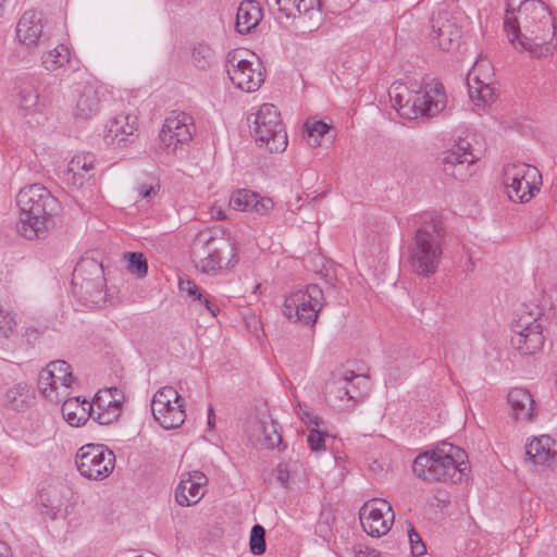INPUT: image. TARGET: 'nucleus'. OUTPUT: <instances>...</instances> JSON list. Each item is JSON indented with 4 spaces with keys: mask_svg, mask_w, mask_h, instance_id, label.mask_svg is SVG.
<instances>
[{
    "mask_svg": "<svg viewBox=\"0 0 557 557\" xmlns=\"http://www.w3.org/2000/svg\"><path fill=\"white\" fill-rule=\"evenodd\" d=\"M20 209L17 232L26 239L42 238L55 226L61 205L57 197L41 184L23 187L16 196Z\"/></svg>",
    "mask_w": 557,
    "mask_h": 557,
    "instance_id": "obj_1",
    "label": "nucleus"
},
{
    "mask_svg": "<svg viewBox=\"0 0 557 557\" xmlns=\"http://www.w3.org/2000/svg\"><path fill=\"white\" fill-rule=\"evenodd\" d=\"M421 220L408 247V261L414 273L428 277L436 272L441 262L444 235L435 213L425 212Z\"/></svg>",
    "mask_w": 557,
    "mask_h": 557,
    "instance_id": "obj_2",
    "label": "nucleus"
},
{
    "mask_svg": "<svg viewBox=\"0 0 557 557\" xmlns=\"http://www.w3.org/2000/svg\"><path fill=\"white\" fill-rule=\"evenodd\" d=\"M466 459L463 449L443 442L432 450L420 453L413 460L412 471L426 482L457 483L467 470Z\"/></svg>",
    "mask_w": 557,
    "mask_h": 557,
    "instance_id": "obj_3",
    "label": "nucleus"
},
{
    "mask_svg": "<svg viewBox=\"0 0 557 557\" xmlns=\"http://www.w3.org/2000/svg\"><path fill=\"white\" fill-rule=\"evenodd\" d=\"M527 11L532 14L520 23V34L513 47L528 51L533 58L552 54L557 48V38L550 12L544 3H529Z\"/></svg>",
    "mask_w": 557,
    "mask_h": 557,
    "instance_id": "obj_4",
    "label": "nucleus"
},
{
    "mask_svg": "<svg viewBox=\"0 0 557 557\" xmlns=\"http://www.w3.org/2000/svg\"><path fill=\"white\" fill-rule=\"evenodd\" d=\"M389 97L399 114L410 120L436 116L447 104L444 86L436 81L425 83L419 90H410L403 84L393 85Z\"/></svg>",
    "mask_w": 557,
    "mask_h": 557,
    "instance_id": "obj_5",
    "label": "nucleus"
},
{
    "mask_svg": "<svg viewBox=\"0 0 557 557\" xmlns=\"http://www.w3.org/2000/svg\"><path fill=\"white\" fill-rule=\"evenodd\" d=\"M194 262L203 273H215L237 262L236 244L223 235L200 234L194 245Z\"/></svg>",
    "mask_w": 557,
    "mask_h": 557,
    "instance_id": "obj_6",
    "label": "nucleus"
},
{
    "mask_svg": "<svg viewBox=\"0 0 557 557\" xmlns=\"http://www.w3.org/2000/svg\"><path fill=\"white\" fill-rule=\"evenodd\" d=\"M251 133L259 147L269 152H283L288 144L287 133L281 120V113L272 103H263L255 114L248 117Z\"/></svg>",
    "mask_w": 557,
    "mask_h": 557,
    "instance_id": "obj_7",
    "label": "nucleus"
},
{
    "mask_svg": "<svg viewBox=\"0 0 557 557\" xmlns=\"http://www.w3.org/2000/svg\"><path fill=\"white\" fill-rule=\"evenodd\" d=\"M72 292L85 304L99 305L106 299L102 264L94 258H82L73 271Z\"/></svg>",
    "mask_w": 557,
    "mask_h": 557,
    "instance_id": "obj_8",
    "label": "nucleus"
},
{
    "mask_svg": "<svg viewBox=\"0 0 557 557\" xmlns=\"http://www.w3.org/2000/svg\"><path fill=\"white\" fill-rule=\"evenodd\" d=\"M503 185L512 202L524 203L540 190L542 175L535 166L528 163H509L503 169Z\"/></svg>",
    "mask_w": 557,
    "mask_h": 557,
    "instance_id": "obj_9",
    "label": "nucleus"
},
{
    "mask_svg": "<svg viewBox=\"0 0 557 557\" xmlns=\"http://www.w3.org/2000/svg\"><path fill=\"white\" fill-rule=\"evenodd\" d=\"M324 305V294L318 284H309L304 289H298L285 298L284 314L288 319L305 325H313L318 313Z\"/></svg>",
    "mask_w": 557,
    "mask_h": 557,
    "instance_id": "obj_10",
    "label": "nucleus"
},
{
    "mask_svg": "<svg viewBox=\"0 0 557 557\" xmlns=\"http://www.w3.org/2000/svg\"><path fill=\"white\" fill-rule=\"evenodd\" d=\"M541 311L527 312L523 308L517 313V319L512 325L511 344L522 355H532L542 349L545 337L543 335V325L540 322Z\"/></svg>",
    "mask_w": 557,
    "mask_h": 557,
    "instance_id": "obj_11",
    "label": "nucleus"
},
{
    "mask_svg": "<svg viewBox=\"0 0 557 557\" xmlns=\"http://www.w3.org/2000/svg\"><path fill=\"white\" fill-rule=\"evenodd\" d=\"M75 462L84 478L103 480L114 470L115 455L104 445L87 444L78 449Z\"/></svg>",
    "mask_w": 557,
    "mask_h": 557,
    "instance_id": "obj_12",
    "label": "nucleus"
},
{
    "mask_svg": "<svg viewBox=\"0 0 557 557\" xmlns=\"http://www.w3.org/2000/svg\"><path fill=\"white\" fill-rule=\"evenodd\" d=\"M359 518L367 534L380 537L391 530L395 515L389 503L375 498L361 506Z\"/></svg>",
    "mask_w": 557,
    "mask_h": 557,
    "instance_id": "obj_13",
    "label": "nucleus"
},
{
    "mask_svg": "<svg viewBox=\"0 0 557 557\" xmlns=\"http://www.w3.org/2000/svg\"><path fill=\"white\" fill-rule=\"evenodd\" d=\"M242 50H233L226 57V72L232 83L246 92L258 90L264 82L260 64L257 69L252 67L250 61L242 57Z\"/></svg>",
    "mask_w": 557,
    "mask_h": 557,
    "instance_id": "obj_14",
    "label": "nucleus"
},
{
    "mask_svg": "<svg viewBox=\"0 0 557 557\" xmlns=\"http://www.w3.org/2000/svg\"><path fill=\"white\" fill-rule=\"evenodd\" d=\"M195 132L194 119L182 111H172L165 119L160 132V141L164 149L174 152L180 145L191 140Z\"/></svg>",
    "mask_w": 557,
    "mask_h": 557,
    "instance_id": "obj_15",
    "label": "nucleus"
},
{
    "mask_svg": "<svg viewBox=\"0 0 557 557\" xmlns=\"http://www.w3.org/2000/svg\"><path fill=\"white\" fill-rule=\"evenodd\" d=\"M488 61L480 60L475 62L473 69L468 74L467 85L470 98L478 100L476 106H487L494 100V89L492 88L493 74Z\"/></svg>",
    "mask_w": 557,
    "mask_h": 557,
    "instance_id": "obj_16",
    "label": "nucleus"
},
{
    "mask_svg": "<svg viewBox=\"0 0 557 557\" xmlns=\"http://www.w3.org/2000/svg\"><path fill=\"white\" fill-rule=\"evenodd\" d=\"M138 137V119L131 113H121L107 125L104 141L109 146L125 148Z\"/></svg>",
    "mask_w": 557,
    "mask_h": 557,
    "instance_id": "obj_17",
    "label": "nucleus"
},
{
    "mask_svg": "<svg viewBox=\"0 0 557 557\" xmlns=\"http://www.w3.org/2000/svg\"><path fill=\"white\" fill-rule=\"evenodd\" d=\"M479 157L474 153L471 144L466 139H460L443 158V170L446 174L457 180H465L470 173L465 169L472 165Z\"/></svg>",
    "mask_w": 557,
    "mask_h": 557,
    "instance_id": "obj_18",
    "label": "nucleus"
},
{
    "mask_svg": "<svg viewBox=\"0 0 557 557\" xmlns=\"http://www.w3.org/2000/svg\"><path fill=\"white\" fill-rule=\"evenodd\" d=\"M431 23V37L437 41L442 50L453 51L459 47L462 33L456 18L449 16L447 12H440L432 17Z\"/></svg>",
    "mask_w": 557,
    "mask_h": 557,
    "instance_id": "obj_19",
    "label": "nucleus"
},
{
    "mask_svg": "<svg viewBox=\"0 0 557 557\" xmlns=\"http://www.w3.org/2000/svg\"><path fill=\"white\" fill-rule=\"evenodd\" d=\"M208 479L201 471L182 474L175 490V500L180 506L187 507L197 504L206 494Z\"/></svg>",
    "mask_w": 557,
    "mask_h": 557,
    "instance_id": "obj_20",
    "label": "nucleus"
},
{
    "mask_svg": "<svg viewBox=\"0 0 557 557\" xmlns=\"http://www.w3.org/2000/svg\"><path fill=\"white\" fill-rule=\"evenodd\" d=\"M228 205L237 211L251 212L260 216L269 215L274 208L271 198L262 197L249 189H238L230 198Z\"/></svg>",
    "mask_w": 557,
    "mask_h": 557,
    "instance_id": "obj_21",
    "label": "nucleus"
},
{
    "mask_svg": "<svg viewBox=\"0 0 557 557\" xmlns=\"http://www.w3.org/2000/svg\"><path fill=\"white\" fill-rule=\"evenodd\" d=\"M16 34L25 46H37L44 37L42 13L35 10L24 12L17 23Z\"/></svg>",
    "mask_w": 557,
    "mask_h": 557,
    "instance_id": "obj_22",
    "label": "nucleus"
},
{
    "mask_svg": "<svg viewBox=\"0 0 557 557\" xmlns=\"http://www.w3.org/2000/svg\"><path fill=\"white\" fill-rule=\"evenodd\" d=\"M529 3H542L537 0H507L506 14L504 17V29L507 33L508 39L511 44L519 37L520 23L524 17H529L532 13L524 9Z\"/></svg>",
    "mask_w": 557,
    "mask_h": 557,
    "instance_id": "obj_23",
    "label": "nucleus"
},
{
    "mask_svg": "<svg viewBox=\"0 0 557 557\" xmlns=\"http://www.w3.org/2000/svg\"><path fill=\"white\" fill-rule=\"evenodd\" d=\"M555 442L548 435L534 437L525 444V456L535 466L550 467L556 461Z\"/></svg>",
    "mask_w": 557,
    "mask_h": 557,
    "instance_id": "obj_24",
    "label": "nucleus"
},
{
    "mask_svg": "<svg viewBox=\"0 0 557 557\" xmlns=\"http://www.w3.org/2000/svg\"><path fill=\"white\" fill-rule=\"evenodd\" d=\"M511 416L518 422H530L535 416L534 400L525 388H512L508 393Z\"/></svg>",
    "mask_w": 557,
    "mask_h": 557,
    "instance_id": "obj_25",
    "label": "nucleus"
},
{
    "mask_svg": "<svg viewBox=\"0 0 557 557\" xmlns=\"http://www.w3.org/2000/svg\"><path fill=\"white\" fill-rule=\"evenodd\" d=\"M262 20V10L255 0H246L240 2L237 14L235 28L239 34H249L255 29Z\"/></svg>",
    "mask_w": 557,
    "mask_h": 557,
    "instance_id": "obj_26",
    "label": "nucleus"
},
{
    "mask_svg": "<svg viewBox=\"0 0 557 557\" xmlns=\"http://www.w3.org/2000/svg\"><path fill=\"white\" fill-rule=\"evenodd\" d=\"M35 400V391L30 385L21 382L9 388L4 395V405L15 411L28 409Z\"/></svg>",
    "mask_w": 557,
    "mask_h": 557,
    "instance_id": "obj_27",
    "label": "nucleus"
},
{
    "mask_svg": "<svg viewBox=\"0 0 557 557\" xmlns=\"http://www.w3.org/2000/svg\"><path fill=\"white\" fill-rule=\"evenodd\" d=\"M76 102V115L83 119H91L99 111L100 98L97 88L91 84H85L78 90Z\"/></svg>",
    "mask_w": 557,
    "mask_h": 557,
    "instance_id": "obj_28",
    "label": "nucleus"
},
{
    "mask_svg": "<svg viewBox=\"0 0 557 557\" xmlns=\"http://www.w3.org/2000/svg\"><path fill=\"white\" fill-rule=\"evenodd\" d=\"M152 414L163 429H176L186 419L183 399L181 398V401L168 403L161 412H152Z\"/></svg>",
    "mask_w": 557,
    "mask_h": 557,
    "instance_id": "obj_29",
    "label": "nucleus"
},
{
    "mask_svg": "<svg viewBox=\"0 0 557 557\" xmlns=\"http://www.w3.org/2000/svg\"><path fill=\"white\" fill-rule=\"evenodd\" d=\"M112 399L107 405H102V398L98 397L97 407L100 410L97 413L96 420L99 424L107 425L117 420L121 416L122 399L121 392L114 387L109 391Z\"/></svg>",
    "mask_w": 557,
    "mask_h": 557,
    "instance_id": "obj_30",
    "label": "nucleus"
},
{
    "mask_svg": "<svg viewBox=\"0 0 557 557\" xmlns=\"http://www.w3.org/2000/svg\"><path fill=\"white\" fill-rule=\"evenodd\" d=\"M42 65L48 71H55L70 62V50L64 45L45 52L41 57Z\"/></svg>",
    "mask_w": 557,
    "mask_h": 557,
    "instance_id": "obj_31",
    "label": "nucleus"
},
{
    "mask_svg": "<svg viewBox=\"0 0 557 557\" xmlns=\"http://www.w3.org/2000/svg\"><path fill=\"white\" fill-rule=\"evenodd\" d=\"M76 400H65L61 411L65 421L72 426H79L87 422L89 414L84 407H75Z\"/></svg>",
    "mask_w": 557,
    "mask_h": 557,
    "instance_id": "obj_32",
    "label": "nucleus"
},
{
    "mask_svg": "<svg viewBox=\"0 0 557 557\" xmlns=\"http://www.w3.org/2000/svg\"><path fill=\"white\" fill-rule=\"evenodd\" d=\"M46 369L51 372L55 383L61 386L70 387L74 382L71 366L64 360L51 361Z\"/></svg>",
    "mask_w": 557,
    "mask_h": 557,
    "instance_id": "obj_33",
    "label": "nucleus"
},
{
    "mask_svg": "<svg viewBox=\"0 0 557 557\" xmlns=\"http://www.w3.org/2000/svg\"><path fill=\"white\" fill-rule=\"evenodd\" d=\"M344 380L346 384L341 391H343V394L350 400L360 398L362 396L360 388L367 389L369 385V381L366 376L357 375L354 372H350L349 375H345Z\"/></svg>",
    "mask_w": 557,
    "mask_h": 557,
    "instance_id": "obj_34",
    "label": "nucleus"
},
{
    "mask_svg": "<svg viewBox=\"0 0 557 557\" xmlns=\"http://www.w3.org/2000/svg\"><path fill=\"white\" fill-rule=\"evenodd\" d=\"M215 53L211 47L205 42H199L194 46L191 52V61L195 67L199 70H207L214 63Z\"/></svg>",
    "mask_w": 557,
    "mask_h": 557,
    "instance_id": "obj_35",
    "label": "nucleus"
},
{
    "mask_svg": "<svg viewBox=\"0 0 557 557\" xmlns=\"http://www.w3.org/2000/svg\"><path fill=\"white\" fill-rule=\"evenodd\" d=\"M39 103V92L35 82L30 81L20 87L18 104L20 108L27 111H34Z\"/></svg>",
    "mask_w": 557,
    "mask_h": 557,
    "instance_id": "obj_36",
    "label": "nucleus"
},
{
    "mask_svg": "<svg viewBox=\"0 0 557 557\" xmlns=\"http://www.w3.org/2000/svg\"><path fill=\"white\" fill-rule=\"evenodd\" d=\"M181 396L172 386H163L152 397L151 411L161 412L168 403L181 401Z\"/></svg>",
    "mask_w": 557,
    "mask_h": 557,
    "instance_id": "obj_37",
    "label": "nucleus"
},
{
    "mask_svg": "<svg viewBox=\"0 0 557 557\" xmlns=\"http://www.w3.org/2000/svg\"><path fill=\"white\" fill-rule=\"evenodd\" d=\"M259 429L263 436V444L268 448H275L280 446L282 443V434L278 430V424L274 420L270 419L261 421Z\"/></svg>",
    "mask_w": 557,
    "mask_h": 557,
    "instance_id": "obj_38",
    "label": "nucleus"
},
{
    "mask_svg": "<svg viewBox=\"0 0 557 557\" xmlns=\"http://www.w3.org/2000/svg\"><path fill=\"white\" fill-rule=\"evenodd\" d=\"M95 157L92 154H82L75 156L69 163V173H72L74 184H77L78 178H83V175L79 173L81 170L88 173L94 169ZM79 185H83V181L78 182Z\"/></svg>",
    "mask_w": 557,
    "mask_h": 557,
    "instance_id": "obj_39",
    "label": "nucleus"
},
{
    "mask_svg": "<svg viewBox=\"0 0 557 557\" xmlns=\"http://www.w3.org/2000/svg\"><path fill=\"white\" fill-rule=\"evenodd\" d=\"M250 552L253 555H262L267 549L265 530L260 524H255L250 531L249 539Z\"/></svg>",
    "mask_w": 557,
    "mask_h": 557,
    "instance_id": "obj_40",
    "label": "nucleus"
},
{
    "mask_svg": "<svg viewBox=\"0 0 557 557\" xmlns=\"http://www.w3.org/2000/svg\"><path fill=\"white\" fill-rule=\"evenodd\" d=\"M306 129L308 133V144L312 147L320 146V139L330 129V126L322 121L306 122Z\"/></svg>",
    "mask_w": 557,
    "mask_h": 557,
    "instance_id": "obj_41",
    "label": "nucleus"
},
{
    "mask_svg": "<svg viewBox=\"0 0 557 557\" xmlns=\"http://www.w3.org/2000/svg\"><path fill=\"white\" fill-rule=\"evenodd\" d=\"M128 270L136 273L139 277H144L148 273V263L141 252H128L127 253Z\"/></svg>",
    "mask_w": 557,
    "mask_h": 557,
    "instance_id": "obj_42",
    "label": "nucleus"
},
{
    "mask_svg": "<svg viewBox=\"0 0 557 557\" xmlns=\"http://www.w3.org/2000/svg\"><path fill=\"white\" fill-rule=\"evenodd\" d=\"M38 388L46 398L53 399L52 394L58 388V383H55L51 372L47 371V369L41 370L38 375Z\"/></svg>",
    "mask_w": 557,
    "mask_h": 557,
    "instance_id": "obj_43",
    "label": "nucleus"
},
{
    "mask_svg": "<svg viewBox=\"0 0 557 557\" xmlns=\"http://www.w3.org/2000/svg\"><path fill=\"white\" fill-rule=\"evenodd\" d=\"M16 325L14 317L0 306V336L8 338Z\"/></svg>",
    "mask_w": 557,
    "mask_h": 557,
    "instance_id": "obj_44",
    "label": "nucleus"
},
{
    "mask_svg": "<svg viewBox=\"0 0 557 557\" xmlns=\"http://www.w3.org/2000/svg\"><path fill=\"white\" fill-rule=\"evenodd\" d=\"M408 540L411 547V553L414 556H421L425 553V545L421 540L419 533L414 530V528L409 524L408 529Z\"/></svg>",
    "mask_w": 557,
    "mask_h": 557,
    "instance_id": "obj_45",
    "label": "nucleus"
},
{
    "mask_svg": "<svg viewBox=\"0 0 557 557\" xmlns=\"http://www.w3.org/2000/svg\"><path fill=\"white\" fill-rule=\"evenodd\" d=\"M325 433L319 431L317 428L310 430L307 442L312 451L325 450Z\"/></svg>",
    "mask_w": 557,
    "mask_h": 557,
    "instance_id": "obj_46",
    "label": "nucleus"
},
{
    "mask_svg": "<svg viewBox=\"0 0 557 557\" xmlns=\"http://www.w3.org/2000/svg\"><path fill=\"white\" fill-rule=\"evenodd\" d=\"M180 290L182 293H186L189 297L193 298V302H196L197 299L201 297V290L198 285L191 280H180L178 283Z\"/></svg>",
    "mask_w": 557,
    "mask_h": 557,
    "instance_id": "obj_47",
    "label": "nucleus"
},
{
    "mask_svg": "<svg viewBox=\"0 0 557 557\" xmlns=\"http://www.w3.org/2000/svg\"><path fill=\"white\" fill-rule=\"evenodd\" d=\"M199 307H202L206 311H208L212 317H216L220 312V308L215 305L208 296L201 294L200 299H197L195 302Z\"/></svg>",
    "mask_w": 557,
    "mask_h": 557,
    "instance_id": "obj_48",
    "label": "nucleus"
},
{
    "mask_svg": "<svg viewBox=\"0 0 557 557\" xmlns=\"http://www.w3.org/2000/svg\"><path fill=\"white\" fill-rule=\"evenodd\" d=\"M138 194L143 199H147L156 195V190L153 186L144 184L139 186Z\"/></svg>",
    "mask_w": 557,
    "mask_h": 557,
    "instance_id": "obj_49",
    "label": "nucleus"
},
{
    "mask_svg": "<svg viewBox=\"0 0 557 557\" xmlns=\"http://www.w3.org/2000/svg\"><path fill=\"white\" fill-rule=\"evenodd\" d=\"M546 296H547L548 300L550 301L552 309L557 312V285L553 286L548 290Z\"/></svg>",
    "mask_w": 557,
    "mask_h": 557,
    "instance_id": "obj_50",
    "label": "nucleus"
},
{
    "mask_svg": "<svg viewBox=\"0 0 557 557\" xmlns=\"http://www.w3.org/2000/svg\"><path fill=\"white\" fill-rule=\"evenodd\" d=\"M211 213H212V216L215 218L216 220H224V219H226L225 212L220 207L219 208L218 207H213Z\"/></svg>",
    "mask_w": 557,
    "mask_h": 557,
    "instance_id": "obj_51",
    "label": "nucleus"
},
{
    "mask_svg": "<svg viewBox=\"0 0 557 557\" xmlns=\"http://www.w3.org/2000/svg\"><path fill=\"white\" fill-rule=\"evenodd\" d=\"M214 423H215V414H214L212 406H209V409H208V428L210 430L213 429Z\"/></svg>",
    "mask_w": 557,
    "mask_h": 557,
    "instance_id": "obj_52",
    "label": "nucleus"
},
{
    "mask_svg": "<svg viewBox=\"0 0 557 557\" xmlns=\"http://www.w3.org/2000/svg\"><path fill=\"white\" fill-rule=\"evenodd\" d=\"M356 557H381V554L374 549L362 552L360 550Z\"/></svg>",
    "mask_w": 557,
    "mask_h": 557,
    "instance_id": "obj_53",
    "label": "nucleus"
},
{
    "mask_svg": "<svg viewBox=\"0 0 557 557\" xmlns=\"http://www.w3.org/2000/svg\"><path fill=\"white\" fill-rule=\"evenodd\" d=\"M0 557H12L10 547L4 542H0Z\"/></svg>",
    "mask_w": 557,
    "mask_h": 557,
    "instance_id": "obj_54",
    "label": "nucleus"
},
{
    "mask_svg": "<svg viewBox=\"0 0 557 557\" xmlns=\"http://www.w3.org/2000/svg\"><path fill=\"white\" fill-rule=\"evenodd\" d=\"M277 480L282 483V484H286L287 483V480H288V473L283 471V470H280L278 471V474H277Z\"/></svg>",
    "mask_w": 557,
    "mask_h": 557,
    "instance_id": "obj_55",
    "label": "nucleus"
},
{
    "mask_svg": "<svg viewBox=\"0 0 557 557\" xmlns=\"http://www.w3.org/2000/svg\"><path fill=\"white\" fill-rule=\"evenodd\" d=\"M60 511V507H51V509L47 511V515H49L51 519H57L59 517Z\"/></svg>",
    "mask_w": 557,
    "mask_h": 557,
    "instance_id": "obj_56",
    "label": "nucleus"
},
{
    "mask_svg": "<svg viewBox=\"0 0 557 557\" xmlns=\"http://www.w3.org/2000/svg\"><path fill=\"white\" fill-rule=\"evenodd\" d=\"M307 417H308L310 423L314 424L315 426L319 425L318 417H315V416L311 417L309 413H307Z\"/></svg>",
    "mask_w": 557,
    "mask_h": 557,
    "instance_id": "obj_57",
    "label": "nucleus"
},
{
    "mask_svg": "<svg viewBox=\"0 0 557 557\" xmlns=\"http://www.w3.org/2000/svg\"><path fill=\"white\" fill-rule=\"evenodd\" d=\"M335 281H336L335 278L331 277V278L326 280V283H327L330 286L335 287Z\"/></svg>",
    "mask_w": 557,
    "mask_h": 557,
    "instance_id": "obj_58",
    "label": "nucleus"
},
{
    "mask_svg": "<svg viewBox=\"0 0 557 557\" xmlns=\"http://www.w3.org/2000/svg\"><path fill=\"white\" fill-rule=\"evenodd\" d=\"M69 400H76V406H75V407H81V406H79V403H81L79 397L70 398Z\"/></svg>",
    "mask_w": 557,
    "mask_h": 557,
    "instance_id": "obj_59",
    "label": "nucleus"
},
{
    "mask_svg": "<svg viewBox=\"0 0 557 557\" xmlns=\"http://www.w3.org/2000/svg\"><path fill=\"white\" fill-rule=\"evenodd\" d=\"M4 1H5V0H0V14L2 13V10H3V2H4Z\"/></svg>",
    "mask_w": 557,
    "mask_h": 557,
    "instance_id": "obj_60",
    "label": "nucleus"
}]
</instances>
